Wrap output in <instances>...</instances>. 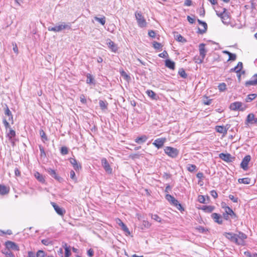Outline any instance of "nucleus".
<instances>
[{"instance_id":"de8ad7c7","label":"nucleus","mask_w":257,"mask_h":257,"mask_svg":"<svg viewBox=\"0 0 257 257\" xmlns=\"http://www.w3.org/2000/svg\"><path fill=\"white\" fill-rule=\"evenodd\" d=\"M40 135L41 137V138L42 139V140L44 142L45 141H47L48 139H47V137L46 135V134L44 132V131L43 130H41L40 131Z\"/></svg>"},{"instance_id":"774afa93","label":"nucleus","mask_w":257,"mask_h":257,"mask_svg":"<svg viewBox=\"0 0 257 257\" xmlns=\"http://www.w3.org/2000/svg\"><path fill=\"white\" fill-rule=\"evenodd\" d=\"M187 20L190 24H193L195 22V20L193 18H192L189 16H188L187 17Z\"/></svg>"},{"instance_id":"f8f14e48","label":"nucleus","mask_w":257,"mask_h":257,"mask_svg":"<svg viewBox=\"0 0 257 257\" xmlns=\"http://www.w3.org/2000/svg\"><path fill=\"white\" fill-rule=\"evenodd\" d=\"M46 171L52 177L54 178L56 180L59 182H61L62 180L63 179L58 176L55 170L51 168H48L46 170Z\"/></svg>"},{"instance_id":"49530a36","label":"nucleus","mask_w":257,"mask_h":257,"mask_svg":"<svg viewBox=\"0 0 257 257\" xmlns=\"http://www.w3.org/2000/svg\"><path fill=\"white\" fill-rule=\"evenodd\" d=\"M220 91H223L226 89V85L225 83H220L218 86Z\"/></svg>"},{"instance_id":"9d476101","label":"nucleus","mask_w":257,"mask_h":257,"mask_svg":"<svg viewBox=\"0 0 257 257\" xmlns=\"http://www.w3.org/2000/svg\"><path fill=\"white\" fill-rule=\"evenodd\" d=\"M5 245L6 246V248L9 249V250H19V247L14 242L11 241H7L5 243Z\"/></svg>"},{"instance_id":"37998d69","label":"nucleus","mask_w":257,"mask_h":257,"mask_svg":"<svg viewBox=\"0 0 257 257\" xmlns=\"http://www.w3.org/2000/svg\"><path fill=\"white\" fill-rule=\"evenodd\" d=\"M197 167L195 165L188 164L187 165V169L190 172H193L196 170Z\"/></svg>"},{"instance_id":"a18cd8bd","label":"nucleus","mask_w":257,"mask_h":257,"mask_svg":"<svg viewBox=\"0 0 257 257\" xmlns=\"http://www.w3.org/2000/svg\"><path fill=\"white\" fill-rule=\"evenodd\" d=\"M94 19L99 22L102 25H104L105 23V18L103 17L102 18H98L97 17H95Z\"/></svg>"},{"instance_id":"7c9ffc66","label":"nucleus","mask_w":257,"mask_h":257,"mask_svg":"<svg viewBox=\"0 0 257 257\" xmlns=\"http://www.w3.org/2000/svg\"><path fill=\"white\" fill-rule=\"evenodd\" d=\"M215 130L217 132L223 134H226L227 132V129L223 126H216Z\"/></svg>"},{"instance_id":"e433bc0d","label":"nucleus","mask_w":257,"mask_h":257,"mask_svg":"<svg viewBox=\"0 0 257 257\" xmlns=\"http://www.w3.org/2000/svg\"><path fill=\"white\" fill-rule=\"evenodd\" d=\"M250 181L251 179L249 178H239L238 180V182L239 183H242L244 184H249Z\"/></svg>"},{"instance_id":"6ab92c4d","label":"nucleus","mask_w":257,"mask_h":257,"mask_svg":"<svg viewBox=\"0 0 257 257\" xmlns=\"http://www.w3.org/2000/svg\"><path fill=\"white\" fill-rule=\"evenodd\" d=\"M211 218L213 219L214 222L218 224H221L222 223V219L220 214L216 213H213L211 214Z\"/></svg>"},{"instance_id":"39448f33","label":"nucleus","mask_w":257,"mask_h":257,"mask_svg":"<svg viewBox=\"0 0 257 257\" xmlns=\"http://www.w3.org/2000/svg\"><path fill=\"white\" fill-rule=\"evenodd\" d=\"M247 238V235L242 232H239L238 234H236V244L238 245H244L245 244L244 240Z\"/></svg>"},{"instance_id":"ea45409f","label":"nucleus","mask_w":257,"mask_h":257,"mask_svg":"<svg viewBox=\"0 0 257 257\" xmlns=\"http://www.w3.org/2000/svg\"><path fill=\"white\" fill-rule=\"evenodd\" d=\"M201 25H202L204 29H200V28H198V33L199 34H203L206 33V32L207 31V25L205 22H203V24H201Z\"/></svg>"},{"instance_id":"ddd939ff","label":"nucleus","mask_w":257,"mask_h":257,"mask_svg":"<svg viewBox=\"0 0 257 257\" xmlns=\"http://www.w3.org/2000/svg\"><path fill=\"white\" fill-rule=\"evenodd\" d=\"M51 204L58 214L61 216L64 215V214L65 213V210L64 209L60 207L56 203L54 202H51Z\"/></svg>"},{"instance_id":"864d4df0","label":"nucleus","mask_w":257,"mask_h":257,"mask_svg":"<svg viewBox=\"0 0 257 257\" xmlns=\"http://www.w3.org/2000/svg\"><path fill=\"white\" fill-rule=\"evenodd\" d=\"M198 201L201 203H205V198L204 196L200 195L198 197Z\"/></svg>"},{"instance_id":"393cba45","label":"nucleus","mask_w":257,"mask_h":257,"mask_svg":"<svg viewBox=\"0 0 257 257\" xmlns=\"http://www.w3.org/2000/svg\"><path fill=\"white\" fill-rule=\"evenodd\" d=\"M201 209L203 210L205 212L211 213L215 209V207L211 205H204L201 208Z\"/></svg>"},{"instance_id":"58836bf2","label":"nucleus","mask_w":257,"mask_h":257,"mask_svg":"<svg viewBox=\"0 0 257 257\" xmlns=\"http://www.w3.org/2000/svg\"><path fill=\"white\" fill-rule=\"evenodd\" d=\"M178 74L183 78L185 79L187 77V74L183 68H180L179 69Z\"/></svg>"},{"instance_id":"680f3d73","label":"nucleus","mask_w":257,"mask_h":257,"mask_svg":"<svg viewBox=\"0 0 257 257\" xmlns=\"http://www.w3.org/2000/svg\"><path fill=\"white\" fill-rule=\"evenodd\" d=\"M87 254L89 257H92L94 255L93 250L92 248H90L87 250Z\"/></svg>"},{"instance_id":"a878e982","label":"nucleus","mask_w":257,"mask_h":257,"mask_svg":"<svg viewBox=\"0 0 257 257\" xmlns=\"http://www.w3.org/2000/svg\"><path fill=\"white\" fill-rule=\"evenodd\" d=\"M148 138V137H147L146 135H143L135 139V142L138 144H143L146 142Z\"/></svg>"},{"instance_id":"6e6d98bb","label":"nucleus","mask_w":257,"mask_h":257,"mask_svg":"<svg viewBox=\"0 0 257 257\" xmlns=\"http://www.w3.org/2000/svg\"><path fill=\"white\" fill-rule=\"evenodd\" d=\"M226 10L225 8L223 9V12L219 13L218 11H216L217 15L221 19H223V15H224V13H225Z\"/></svg>"},{"instance_id":"1a4fd4ad","label":"nucleus","mask_w":257,"mask_h":257,"mask_svg":"<svg viewBox=\"0 0 257 257\" xmlns=\"http://www.w3.org/2000/svg\"><path fill=\"white\" fill-rule=\"evenodd\" d=\"M250 159L251 157L249 155L245 156L243 159L240 164V167L244 171H246L248 169V164L250 161Z\"/></svg>"},{"instance_id":"4be33fe9","label":"nucleus","mask_w":257,"mask_h":257,"mask_svg":"<svg viewBox=\"0 0 257 257\" xmlns=\"http://www.w3.org/2000/svg\"><path fill=\"white\" fill-rule=\"evenodd\" d=\"M107 45L108 47L113 52H116L117 50V45L110 39H108L106 42Z\"/></svg>"},{"instance_id":"5fc2aeb1","label":"nucleus","mask_w":257,"mask_h":257,"mask_svg":"<svg viewBox=\"0 0 257 257\" xmlns=\"http://www.w3.org/2000/svg\"><path fill=\"white\" fill-rule=\"evenodd\" d=\"M153 47L154 48L156 49H160L162 48V46L161 43H158L157 42H154L153 44Z\"/></svg>"},{"instance_id":"c03bdc74","label":"nucleus","mask_w":257,"mask_h":257,"mask_svg":"<svg viewBox=\"0 0 257 257\" xmlns=\"http://www.w3.org/2000/svg\"><path fill=\"white\" fill-rule=\"evenodd\" d=\"M120 74L125 80L129 81L131 80V77L123 70L120 71Z\"/></svg>"},{"instance_id":"4468645a","label":"nucleus","mask_w":257,"mask_h":257,"mask_svg":"<svg viewBox=\"0 0 257 257\" xmlns=\"http://www.w3.org/2000/svg\"><path fill=\"white\" fill-rule=\"evenodd\" d=\"M69 161L73 166L74 169L76 171H78L79 170L81 169L82 167L81 164L78 163L77 161L75 158H70Z\"/></svg>"},{"instance_id":"0e129e2a","label":"nucleus","mask_w":257,"mask_h":257,"mask_svg":"<svg viewBox=\"0 0 257 257\" xmlns=\"http://www.w3.org/2000/svg\"><path fill=\"white\" fill-rule=\"evenodd\" d=\"M197 229L200 232H201V233H203L205 231H206V229L203 227V226H199L198 227H197Z\"/></svg>"},{"instance_id":"f704fd0d","label":"nucleus","mask_w":257,"mask_h":257,"mask_svg":"<svg viewBox=\"0 0 257 257\" xmlns=\"http://www.w3.org/2000/svg\"><path fill=\"white\" fill-rule=\"evenodd\" d=\"M224 53H226V54L228 55L229 58H228V61L229 60H235L236 58V55L235 54H233V53H230L228 51H224Z\"/></svg>"},{"instance_id":"5701e85b","label":"nucleus","mask_w":257,"mask_h":257,"mask_svg":"<svg viewBox=\"0 0 257 257\" xmlns=\"http://www.w3.org/2000/svg\"><path fill=\"white\" fill-rule=\"evenodd\" d=\"M222 208L225 209V211L227 213L231 218H234L236 217L235 213L233 212L232 209L228 206H224L222 205Z\"/></svg>"},{"instance_id":"b1692460","label":"nucleus","mask_w":257,"mask_h":257,"mask_svg":"<svg viewBox=\"0 0 257 257\" xmlns=\"http://www.w3.org/2000/svg\"><path fill=\"white\" fill-rule=\"evenodd\" d=\"M257 85V74H254L251 79L245 83L246 86L256 85Z\"/></svg>"},{"instance_id":"0eeeda50","label":"nucleus","mask_w":257,"mask_h":257,"mask_svg":"<svg viewBox=\"0 0 257 257\" xmlns=\"http://www.w3.org/2000/svg\"><path fill=\"white\" fill-rule=\"evenodd\" d=\"M219 158L226 162H232L235 159V158L234 157H232L230 154L228 153H220L219 155Z\"/></svg>"},{"instance_id":"7ed1b4c3","label":"nucleus","mask_w":257,"mask_h":257,"mask_svg":"<svg viewBox=\"0 0 257 257\" xmlns=\"http://www.w3.org/2000/svg\"><path fill=\"white\" fill-rule=\"evenodd\" d=\"M165 197L172 205L175 206L179 210L181 211L184 210L181 204H180L178 201L173 196L170 194H167Z\"/></svg>"},{"instance_id":"79ce46f5","label":"nucleus","mask_w":257,"mask_h":257,"mask_svg":"<svg viewBox=\"0 0 257 257\" xmlns=\"http://www.w3.org/2000/svg\"><path fill=\"white\" fill-rule=\"evenodd\" d=\"M16 136V132L14 130L10 128L9 133L7 134V137L9 138V140H12V138Z\"/></svg>"},{"instance_id":"69168bd1","label":"nucleus","mask_w":257,"mask_h":257,"mask_svg":"<svg viewBox=\"0 0 257 257\" xmlns=\"http://www.w3.org/2000/svg\"><path fill=\"white\" fill-rule=\"evenodd\" d=\"M168 56V53L166 51L159 54V56L162 58H166Z\"/></svg>"},{"instance_id":"2eb2a0df","label":"nucleus","mask_w":257,"mask_h":257,"mask_svg":"<svg viewBox=\"0 0 257 257\" xmlns=\"http://www.w3.org/2000/svg\"><path fill=\"white\" fill-rule=\"evenodd\" d=\"M56 32H59L64 29L69 30L71 29V25L69 23L66 24L65 23H62L61 24L56 26Z\"/></svg>"},{"instance_id":"f03ea898","label":"nucleus","mask_w":257,"mask_h":257,"mask_svg":"<svg viewBox=\"0 0 257 257\" xmlns=\"http://www.w3.org/2000/svg\"><path fill=\"white\" fill-rule=\"evenodd\" d=\"M164 152L168 156L172 158H176L179 153L177 149L171 147H166L164 149Z\"/></svg>"},{"instance_id":"20e7f679","label":"nucleus","mask_w":257,"mask_h":257,"mask_svg":"<svg viewBox=\"0 0 257 257\" xmlns=\"http://www.w3.org/2000/svg\"><path fill=\"white\" fill-rule=\"evenodd\" d=\"M135 16L138 24L140 27L144 28L147 26V22L140 12H136Z\"/></svg>"},{"instance_id":"f257e3e1","label":"nucleus","mask_w":257,"mask_h":257,"mask_svg":"<svg viewBox=\"0 0 257 257\" xmlns=\"http://www.w3.org/2000/svg\"><path fill=\"white\" fill-rule=\"evenodd\" d=\"M246 107L247 106L245 104H243L242 102L239 101H236L231 103L229 106L230 109L234 111L239 110L243 111L246 108Z\"/></svg>"},{"instance_id":"412c9836","label":"nucleus","mask_w":257,"mask_h":257,"mask_svg":"<svg viewBox=\"0 0 257 257\" xmlns=\"http://www.w3.org/2000/svg\"><path fill=\"white\" fill-rule=\"evenodd\" d=\"M205 45L203 43L200 44L199 45V50L200 53V56L203 59L206 55L207 51L205 48Z\"/></svg>"},{"instance_id":"4d7b16f0","label":"nucleus","mask_w":257,"mask_h":257,"mask_svg":"<svg viewBox=\"0 0 257 257\" xmlns=\"http://www.w3.org/2000/svg\"><path fill=\"white\" fill-rule=\"evenodd\" d=\"M70 178L72 180H73L75 182L77 181V178L76 177L75 173V172L74 171L71 170L70 171Z\"/></svg>"},{"instance_id":"e2e57ef3","label":"nucleus","mask_w":257,"mask_h":257,"mask_svg":"<svg viewBox=\"0 0 257 257\" xmlns=\"http://www.w3.org/2000/svg\"><path fill=\"white\" fill-rule=\"evenodd\" d=\"M210 195L214 198L216 199L218 197V194L215 190H211L210 191Z\"/></svg>"},{"instance_id":"72a5a7b5","label":"nucleus","mask_w":257,"mask_h":257,"mask_svg":"<svg viewBox=\"0 0 257 257\" xmlns=\"http://www.w3.org/2000/svg\"><path fill=\"white\" fill-rule=\"evenodd\" d=\"M146 93L149 96L150 98H151L153 99H157V95L156 94L151 90H148L146 91Z\"/></svg>"},{"instance_id":"603ef678","label":"nucleus","mask_w":257,"mask_h":257,"mask_svg":"<svg viewBox=\"0 0 257 257\" xmlns=\"http://www.w3.org/2000/svg\"><path fill=\"white\" fill-rule=\"evenodd\" d=\"M99 106L100 107V108L102 109H105L107 107V105H106L105 102H104L103 100H99Z\"/></svg>"},{"instance_id":"dca6fc26","label":"nucleus","mask_w":257,"mask_h":257,"mask_svg":"<svg viewBox=\"0 0 257 257\" xmlns=\"http://www.w3.org/2000/svg\"><path fill=\"white\" fill-rule=\"evenodd\" d=\"M4 106V113L6 115L9 116V120L12 121V123H13V114L9 109L7 104H5Z\"/></svg>"},{"instance_id":"9b49d317","label":"nucleus","mask_w":257,"mask_h":257,"mask_svg":"<svg viewBox=\"0 0 257 257\" xmlns=\"http://www.w3.org/2000/svg\"><path fill=\"white\" fill-rule=\"evenodd\" d=\"M256 124L257 123V118L255 117V115L253 113H249L247 116L245 124Z\"/></svg>"},{"instance_id":"cd10ccee","label":"nucleus","mask_w":257,"mask_h":257,"mask_svg":"<svg viewBox=\"0 0 257 257\" xmlns=\"http://www.w3.org/2000/svg\"><path fill=\"white\" fill-rule=\"evenodd\" d=\"M63 247L65 249V257H70L71 254L70 246H68L67 244L65 243L63 245Z\"/></svg>"},{"instance_id":"4c0bfd02","label":"nucleus","mask_w":257,"mask_h":257,"mask_svg":"<svg viewBox=\"0 0 257 257\" xmlns=\"http://www.w3.org/2000/svg\"><path fill=\"white\" fill-rule=\"evenodd\" d=\"M151 226V223L147 220H143L141 225V228L142 229H146L149 228Z\"/></svg>"},{"instance_id":"423d86ee","label":"nucleus","mask_w":257,"mask_h":257,"mask_svg":"<svg viewBox=\"0 0 257 257\" xmlns=\"http://www.w3.org/2000/svg\"><path fill=\"white\" fill-rule=\"evenodd\" d=\"M167 139L165 138H158L154 141L153 143V145L159 149L163 147Z\"/></svg>"},{"instance_id":"a211bd4d","label":"nucleus","mask_w":257,"mask_h":257,"mask_svg":"<svg viewBox=\"0 0 257 257\" xmlns=\"http://www.w3.org/2000/svg\"><path fill=\"white\" fill-rule=\"evenodd\" d=\"M243 65H236V66L231 69V70L235 71L237 73V76L239 80L240 79L241 74H244V71H241Z\"/></svg>"},{"instance_id":"c9c22d12","label":"nucleus","mask_w":257,"mask_h":257,"mask_svg":"<svg viewBox=\"0 0 257 257\" xmlns=\"http://www.w3.org/2000/svg\"><path fill=\"white\" fill-rule=\"evenodd\" d=\"M175 39L178 41V42H182V43H185L186 42V40L180 34H179L178 33H177V34L174 35Z\"/></svg>"},{"instance_id":"473e14b6","label":"nucleus","mask_w":257,"mask_h":257,"mask_svg":"<svg viewBox=\"0 0 257 257\" xmlns=\"http://www.w3.org/2000/svg\"><path fill=\"white\" fill-rule=\"evenodd\" d=\"M2 252L5 254L6 257H15L13 252L9 249L5 248L2 251Z\"/></svg>"},{"instance_id":"09e8293b","label":"nucleus","mask_w":257,"mask_h":257,"mask_svg":"<svg viewBox=\"0 0 257 257\" xmlns=\"http://www.w3.org/2000/svg\"><path fill=\"white\" fill-rule=\"evenodd\" d=\"M151 218L159 222H161L162 221L161 218L157 214H151Z\"/></svg>"},{"instance_id":"bb28decb","label":"nucleus","mask_w":257,"mask_h":257,"mask_svg":"<svg viewBox=\"0 0 257 257\" xmlns=\"http://www.w3.org/2000/svg\"><path fill=\"white\" fill-rule=\"evenodd\" d=\"M34 176L41 183H45V180L44 176L38 172L35 173Z\"/></svg>"},{"instance_id":"bf43d9fd","label":"nucleus","mask_w":257,"mask_h":257,"mask_svg":"<svg viewBox=\"0 0 257 257\" xmlns=\"http://www.w3.org/2000/svg\"><path fill=\"white\" fill-rule=\"evenodd\" d=\"M3 123L5 126L6 129L9 128L10 129V125L8 121L6 118H4L3 120Z\"/></svg>"},{"instance_id":"338daca9","label":"nucleus","mask_w":257,"mask_h":257,"mask_svg":"<svg viewBox=\"0 0 257 257\" xmlns=\"http://www.w3.org/2000/svg\"><path fill=\"white\" fill-rule=\"evenodd\" d=\"M196 177L197 178H198V179H201L202 178H204V174L202 172H198L197 174H196Z\"/></svg>"},{"instance_id":"a19ab883","label":"nucleus","mask_w":257,"mask_h":257,"mask_svg":"<svg viewBox=\"0 0 257 257\" xmlns=\"http://www.w3.org/2000/svg\"><path fill=\"white\" fill-rule=\"evenodd\" d=\"M41 242L45 245L48 246L53 244V241L50 238L42 239Z\"/></svg>"},{"instance_id":"f3484780","label":"nucleus","mask_w":257,"mask_h":257,"mask_svg":"<svg viewBox=\"0 0 257 257\" xmlns=\"http://www.w3.org/2000/svg\"><path fill=\"white\" fill-rule=\"evenodd\" d=\"M223 235L225 236V237L230 240L231 241L236 244V241H237L236 240V234H234L231 232H225Z\"/></svg>"},{"instance_id":"aec40b11","label":"nucleus","mask_w":257,"mask_h":257,"mask_svg":"<svg viewBox=\"0 0 257 257\" xmlns=\"http://www.w3.org/2000/svg\"><path fill=\"white\" fill-rule=\"evenodd\" d=\"M116 223L121 227L122 230L126 233L130 234V232L127 227L124 224V223L120 219H117Z\"/></svg>"},{"instance_id":"3c124183","label":"nucleus","mask_w":257,"mask_h":257,"mask_svg":"<svg viewBox=\"0 0 257 257\" xmlns=\"http://www.w3.org/2000/svg\"><path fill=\"white\" fill-rule=\"evenodd\" d=\"M45 252L42 250H39L36 253V257H45Z\"/></svg>"},{"instance_id":"13d9d810","label":"nucleus","mask_w":257,"mask_h":257,"mask_svg":"<svg viewBox=\"0 0 257 257\" xmlns=\"http://www.w3.org/2000/svg\"><path fill=\"white\" fill-rule=\"evenodd\" d=\"M228 197L233 202L236 203L238 202V198L234 196L233 195H229Z\"/></svg>"},{"instance_id":"6e6552de","label":"nucleus","mask_w":257,"mask_h":257,"mask_svg":"<svg viewBox=\"0 0 257 257\" xmlns=\"http://www.w3.org/2000/svg\"><path fill=\"white\" fill-rule=\"evenodd\" d=\"M101 163L105 172L109 174H111L112 173V170L107 160L105 158H103L101 160Z\"/></svg>"},{"instance_id":"8fccbe9b","label":"nucleus","mask_w":257,"mask_h":257,"mask_svg":"<svg viewBox=\"0 0 257 257\" xmlns=\"http://www.w3.org/2000/svg\"><path fill=\"white\" fill-rule=\"evenodd\" d=\"M60 152L63 155H66L68 153V149L66 147H62L61 148Z\"/></svg>"},{"instance_id":"2f4dec72","label":"nucleus","mask_w":257,"mask_h":257,"mask_svg":"<svg viewBox=\"0 0 257 257\" xmlns=\"http://www.w3.org/2000/svg\"><path fill=\"white\" fill-rule=\"evenodd\" d=\"M257 97V94L255 93L250 94L247 96L245 99V101L246 102H250Z\"/></svg>"},{"instance_id":"c85d7f7f","label":"nucleus","mask_w":257,"mask_h":257,"mask_svg":"<svg viewBox=\"0 0 257 257\" xmlns=\"http://www.w3.org/2000/svg\"><path fill=\"white\" fill-rule=\"evenodd\" d=\"M86 83L87 84H95V80L93 77V76L90 74V73H87L86 74Z\"/></svg>"},{"instance_id":"052dcab7","label":"nucleus","mask_w":257,"mask_h":257,"mask_svg":"<svg viewBox=\"0 0 257 257\" xmlns=\"http://www.w3.org/2000/svg\"><path fill=\"white\" fill-rule=\"evenodd\" d=\"M148 35L150 37L153 38H154L156 37V33L153 30L149 31Z\"/></svg>"},{"instance_id":"c756f323","label":"nucleus","mask_w":257,"mask_h":257,"mask_svg":"<svg viewBox=\"0 0 257 257\" xmlns=\"http://www.w3.org/2000/svg\"><path fill=\"white\" fill-rule=\"evenodd\" d=\"M9 189L3 185L0 184V194L5 195L9 193Z\"/></svg>"}]
</instances>
